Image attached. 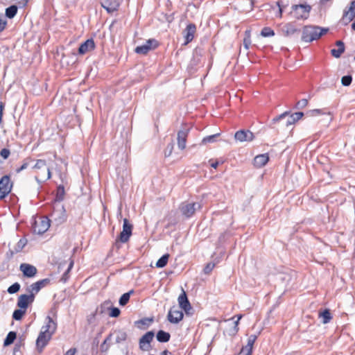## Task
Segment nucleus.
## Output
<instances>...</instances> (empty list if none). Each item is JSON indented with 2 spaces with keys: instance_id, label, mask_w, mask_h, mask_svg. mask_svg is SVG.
I'll return each mask as SVG.
<instances>
[{
  "instance_id": "nucleus-15",
  "label": "nucleus",
  "mask_w": 355,
  "mask_h": 355,
  "mask_svg": "<svg viewBox=\"0 0 355 355\" xmlns=\"http://www.w3.org/2000/svg\"><path fill=\"white\" fill-rule=\"evenodd\" d=\"M183 313L175 306H172L168 313V320L172 324H178L183 318Z\"/></svg>"
},
{
  "instance_id": "nucleus-63",
  "label": "nucleus",
  "mask_w": 355,
  "mask_h": 355,
  "mask_svg": "<svg viewBox=\"0 0 355 355\" xmlns=\"http://www.w3.org/2000/svg\"><path fill=\"white\" fill-rule=\"evenodd\" d=\"M40 175H43V173H41V174H40ZM44 175H41V176H40V177H39V179H40V180H41V177H44Z\"/></svg>"
},
{
  "instance_id": "nucleus-9",
  "label": "nucleus",
  "mask_w": 355,
  "mask_h": 355,
  "mask_svg": "<svg viewBox=\"0 0 355 355\" xmlns=\"http://www.w3.org/2000/svg\"><path fill=\"white\" fill-rule=\"evenodd\" d=\"M155 336L153 331H149L143 335L139 340V349L141 351H149L151 349V342Z\"/></svg>"
},
{
  "instance_id": "nucleus-53",
  "label": "nucleus",
  "mask_w": 355,
  "mask_h": 355,
  "mask_svg": "<svg viewBox=\"0 0 355 355\" xmlns=\"http://www.w3.org/2000/svg\"><path fill=\"white\" fill-rule=\"evenodd\" d=\"M236 317L237 318V319L234 322V329H233L234 334H236L239 331L238 324L239 323L240 320L242 318L243 315H236L234 316L232 318V319L235 318Z\"/></svg>"
},
{
  "instance_id": "nucleus-20",
  "label": "nucleus",
  "mask_w": 355,
  "mask_h": 355,
  "mask_svg": "<svg viewBox=\"0 0 355 355\" xmlns=\"http://www.w3.org/2000/svg\"><path fill=\"white\" fill-rule=\"evenodd\" d=\"M196 31V26L194 24L191 23L187 26L186 28L183 31L184 37L185 39L184 44L186 45L193 40Z\"/></svg>"
},
{
  "instance_id": "nucleus-45",
  "label": "nucleus",
  "mask_w": 355,
  "mask_h": 355,
  "mask_svg": "<svg viewBox=\"0 0 355 355\" xmlns=\"http://www.w3.org/2000/svg\"><path fill=\"white\" fill-rule=\"evenodd\" d=\"M73 266V261L71 260L69 264V266H68V268L67 270L63 273L60 280L62 282H66L69 276V272H70V270H71L72 267Z\"/></svg>"
},
{
  "instance_id": "nucleus-6",
  "label": "nucleus",
  "mask_w": 355,
  "mask_h": 355,
  "mask_svg": "<svg viewBox=\"0 0 355 355\" xmlns=\"http://www.w3.org/2000/svg\"><path fill=\"white\" fill-rule=\"evenodd\" d=\"M132 232V225L130 224L127 218L123 219V230L121 232L118 239H116L115 245L118 246V241L121 243H126L129 241Z\"/></svg>"
},
{
  "instance_id": "nucleus-36",
  "label": "nucleus",
  "mask_w": 355,
  "mask_h": 355,
  "mask_svg": "<svg viewBox=\"0 0 355 355\" xmlns=\"http://www.w3.org/2000/svg\"><path fill=\"white\" fill-rule=\"evenodd\" d=\"M116 336V343H121V342L125 341L127 339L128 334L123 330H118L115 331Z\"/></svg>"
},
{
  "instance_id": "nucleus-59",
  "label": "nucleus",
  "mask_w": 355,
  "mask_h": 355,
  "mask_svg": "<svg viewBox=\"0 0 355 355\" xmlns=\"http://www.w3.org/2000/svg\"><path fill=\"white\" fill-rule=\"evenodd\" d=\"M76 351V349L75 348H71L65 353L64 355H74Z\"/></svg>"
},
{
  "instance_id": "nucleus-32",
  "label": "nucleus",
  "mask_w": 355,
  "mask_h": 355,
  "mask_svg": "<svg viewBox=\"0 0 355 355\" xmlns=\"http://www.w3.org/2000/svg\"><path fill=\"white\" fill-rule=\"evenodd\" d=\"M133 293H134V291L131 290L128 293H123L119 298V305L122 306H125L130 300V295Z\"/></svg>"
},
{
  "instance_id": "nucleus-43",
  "label": "nucleus",
  "mask_w": 355,
  "mask_h": 355,
  "mask_svg": "<svg viewBox=\"0 0 355 355\" xmlns=\"http://www.w3.org/2000/svg\"><path fill=\"white\" fill-rule=\"evenodd\" d=\"M261 35L264 37H272L275 35V32L271 28L266 26L262 28Z\"/></svg>"
},
{
  "instance_id": "nucleus-3",
  "label": "nucleus",
  "mask_w": 355,
  "mask_h": 355,
  "mask_svg": "<svg viewBox=\"0 0 355 355\" xmlns=\"http://www.w3.org/2000/svg\"><path fill=\"white\" fill-rule=\"evenodd\" d=\"M311 6L307 3L293 4L288 15L295 20H305L309 18Z\"/></svg>"
},
{
  "instance_id": "nucleus-8",
  "label": "nucleus",
  "mask_w": 355,
  "mask_h": 355,
  "mask_svg": "<svg viewBox=\"0 0 355 355\" xmlns=\"http://www.w3.org/2000/svg\"><path fill=\"white\" fill-rule=\"evenodd\" d=\"M50 221L47 217L40 219V221L35 220L32 226V231L35 234H43L50 227Z\"/></svg>"
},
{
  "instance_id": "nucleus-19",
  "label": "nucleus",
  "mask_w": 355,
  "mask_h": 355,
  "mask_svg": "<svg viewBox=\"0 0 355 355\" xmlns=\"http://www.w3.org/2000/svg\"><path fill=\"white\" fill-rule=\"evenodd\" d=\"M19 269L22 272L23 275L28 278L35 277L37 272L35 266L28 263H21Z\"/></svg>"
},
{
  "instance_id": "nucleus-48",
  "label": "nucleus",
  "mask_w": 355,
  "mask_h": 355,
  "mask_svg": "<svg viewBox=\"0 0 355 355\" xmlns=\"http://www.w3.org/2000/svg\"><path fill=\"white\" fill-rule=\"evenodd\" d=\"M308 103H309L308 99H306V98L301 99L296 103V104L295 105V108L297 110L303 109L307 106Z\"/></svg>"
},
{
  "instance_id": "nucleus-28",
  "label": "nucleus",
  "mask_w": 355,
  "mask_h": 355,
  "mask_svg": "<svg viewBox=\"0 0 355 355\" xmlns=\"http://www.w3.org/2000/svg\"><path fill=\"white\" fill-rule=\"evenodd\" d=\"M157 340L159 343H166L171 338V334L164 330H159L156 334Z\"/></svg>"
},
{
  "instance_id": "nucleus-24",
  "label": "nucleus",
  "mask_w": 355,
  "mask_h": 355,
  "mask_svg": "<svg viewBox=\"0 0 355 355\" xmlns=\"http://www.w3.org/2000/svg\"><path fill=\"white\" fill-rule=\"evenodd\" d=\"M336 45L338 47L337 49H333L331 50V54L336 58H340L341 55L345 52V44L341 40L336 42Z\"/></svg>"
},
{
  "instance_id": "nucleus-60",
  "label": "nucleus",
  "mask_w": 355,
  "mask_h": 355,
  "mask_svg": "<svg viewBox=\"0 0 355 355\" xmlns=\"http://www.w3.org/2000/svg\"><path fill=\"white\" fill-rule=\"evenodd\" d=\"M279 279L282 281H284L286 279L290 280V277L286 275H279Z\"/></svg>"
},
{
  "instance_id": "nucleus-31",
  "label": "nucleus",
  "mask_w": 355,
  "mask_h": 355,
  "mask_svg": "<svg viewBox=\"0 0 355 355\" xmlns=\"http://www.w3.org/2000/svg\"><path fill=\"white\" fill-rule=\"evenodd\" d=\"M153 322V318H144L138 321H137L135 323L139 324L138 327L141 329H146L148 328L150 324Z\"/></svg>"
},
{
  "instance_id": "nucleus-5",
  "label": "nucleus",
  "mask_w": 355,
  "mask_h": 355,
  "mask_svg": "<svg viewBox=\"0 0 355 355\" xmlns=\"http://www.w3.org/2000/svg\"><path fill=\"white\" fill-rule=\"evenodd\" d=\"M303 116H304V113L302 112H297L291 114L290 112L286 111L284 113L281 114L280 115L272 119V123H275L285 119L286 116H288L286 121V125L288 126V125L294 124L295 123L298 121L300 119L302 118Z\"/></svg>"
},
{
  "instance_id": "nucleus-7",
  "label": "nucleus",
  "mask_w": 355,
  "mask_h": 355,
  "mask_svg": "<svg viewBox=\"0 0 355 355\" xmlns=\"http://www.w3.org/2000/svg\"><path fill=\"white\" fill-rule=\"evenodd\" d=\"M199 202H182L180 205V210L186 218L191 217L197 209H200Z\"/></svg>"
},
{
  "instance_id": "nucleus-14",
  "label": "nucleus",
  "mask_w": 355,
  "mask_h": 355,
  "mask_svg": "<svg viewBox=\"0 0 355 355\" xmlns=\"http://www.w3.org/2000/svg\"><path fill=\"white\" fill-rule=\"evenodd\" d=\"M180 307L184 311L187 315H191L190 311L193 309L191 303L187 297L186 292L182 289V293L178 299Z\"/></svg>"
},
{
  "instance_id": "nucleus-44",
  "label": "nucleus",
  "mask_w": 355,
  "mask_h": 355,
  "mask_svg": "<svg viewBox=\"0 0 355 355\" xmlns=\"http://www.w3.org/2000/svg\"><path fill=\"white\" fill-rule=\"evenodd\" d=\"M307 114L311 116H313L319 114H327V112H325V109H314L309 110ZM327 114H331L329 112H328Z\"/></svg>"
},
{
  "instance_id": "nucleus-22",
  "label": "nucleus",
  "mask_w": 355,
  "mask_h": 355,
  "mask_svg": "<svg viewBox=\"0 0 355 355\" xmlns=\"http://www.w3.org/2000/svg\"><path fill=\"white\" fill-rule=\"evenodd\" d=\"M95 48V43L93 39H88L83 42L78 48V53L84 55L88 51L94 50Z\"/></svg>"
},
{
  "instance_id": "nucleus-1",
  "label": "nucleus",
  "mask_w": 355,
  "mask_h": 355,
  "mask_svg": "<svg viewBox=\"0 0 355 355\" xmlns=\"http://www.w3.org/2000/svg\"><path fill=\"white\" fill-rule=\"evenodd\" d=\"M57 329V323L49 315L46 316L45 324L42 327L41 331L36 340V348L39 354L43 352L48 345L52 336Z\"/></svg>"
},
{
  "instance_id": "nucleus-23",
  "label": "nucleus",
  "mask_w": 355,
  "mask_h": 355,
  "mask_svg": "<svg viewBox=\"0 0 355 355\" xmlns=\"http://www.w3.org/2000/svg\"><path fill=\"white\" fill-rule=\"evenodd\" d=\"M269 160L268 155L265 154H261L257 155L253 160V164L257 168H261L265 166Z\"/></svg>"
},
{
  "instance_id": "nucleus-58",
  "label": "nucleus",
  "mask_w": 355,
  "mask_h": 355,
  "mask_svg": "<svg viewBox=\"0 0 355 355\" xmlns=\"http://www.w3.org/2000/svg\"><path fill=\"white\" fill-rule=\"evenodd\" d=\"M6 20H3L1 17H0V33L2 32L5 27H6Z\"/></svg>"
},
{
  "instance_id": "nucleus-47",
  "label": "nucleus",
  "mask_w": 355,
  "mask_h": 355,
  "mask_svg": "<svg viewBox=\"0 0 355 355\" xmlns=\"http://www.w3.org/2000/svg\"><path fill=\"white\" fill-rule=\"evenodd\" d=\"M20 287V284L18 282H15L8 287L7 291L10 294H14L19 291Z\"/></svg>"
},
{
  "instance_id": "nucleus-25",
  "label": "nucleus",
  "mask_w": 355,
  "mask_h": 355,
  "mask_svg": "<svg viewBox=\"0 0 355 355\" xmlns=\"http://www.w3.org/2000/svg\"><path fill=\"white\" fill-rule=\"evenodd\" d=\"M300 29H297L295 24L292 22L287 23L282 28V32L285 36H291L294 35L295 33L300 32Z\"/></svg>"
},
{
  "instance_id": "nucleus-56",
  "label": "nucleus",
  "mask_w": 355,
  "mask_h": 355,
  "mask_svg": "<svg viewBox=\"0 0 355 355\" xmlns=\"http://www.w3.org/2000/svg\"><path fill=\"white\" fill-rule=\"evenodd\" d=\"M28 166V163L27 162H24L23 164L18 168L16 169L17 173H20L23 170L26 169Z\"/></svg>"
},
{
  "instance_id": "nucleus-51",
  "label": "nucleus",
  "mask_w": 355,
  "mask_h": 355,
  "mask_svg": "<svg viewBox=\"0 0 355 355\" xmlns=\"http://www.w3.org/2000/svg\"><path fill=\"white\" fill-rule=\"evenodd\" d=\"M174 148V142L173 141H171L168 145L166 146L165 150H164V155L166 157H169Z\"/></svg>"
},
{
  "instance_id": "nucleus-27",
  "label": "nucleus",
  "mask_w": 355,
  "mask_h": 355,
  "mask_svg": "<svg viewBox=\"0 0 355 355\" xmlns=\"http://www.w3.org/2000/svg\"><path fill=\"white\" fill-rule=\"evenodd\" d=\"M64 194L65 191L64 186L62 184L59 185L57 187L55 197L53 203H61V202L64 200Z\"/></svg>"
},
{
  "instance_id": "nucleus-64",
  "label": "nucleus",
  "mask_w": 355,
  "mask_h": 355,
  "mask_svg": "<svg viewBox=\"0 0 355 355\" xmlns=\"http://www.w3.org/2000/svg\"><path fill=\"white\" fill-rule=\"evenodd\" d=\"M354 61H355V56H354Z\"/></svg>"
},
{
  "instance_id": "nucleus-11",
  "label": "nucleus",
  "mask_w": 355,
  "mask_h": 355,
  "mask_svg": "<svg viewBox=\"0 0 355 355\" xmlns=\"http://www.w3.org/2000/svg\"><path fill=\"white\" fill-rule=\"evenodd\" d=\"M158 45L159 43L155 39H149L144 44L137 46L135 51L138 54L146 55L150 50L157 48Z\"/></svg>"
},
{
  "instance_id": "nucleus-50",
  "label": "nucleus",
  "mask_w": 355,
  "mask_h": 355,
  "mask_svg": "<svg viewBox=\"0 0 355 355\" xmlns=\"http://www.w3.org/2000/svg\"><path fill=\"white\" fill-rule=\"evenodd\" d=\"M121 311L117 307H111L110 309L109 316L111 318H117L119 316Z\"/></svg>"
},
{
  "instance_id": "nucleus-10",
  "label": "nucleus",
  "mask_w": 355,
  "mask_h": 355,
  "mask_svg": "<svg viewBox=\"0 0 355 355\" xmlns=\"http://www.w3.org/2000/svg\"><path fill=\"white\" fill-rule=\"evenodd\" d=\"M33 168L35 169H44V173L46 174V176L41 177V180L39 179V177L41 176L40 173L35 176V180L37 182L41 183L51 178V171L49 168L46 167V162L44 159H37Z\"/></svg>"
},
{
  "instance_id": "nucleus-33",
  "label": "nucleus",
  "mask_w": 355,
  "mask_h": 355,
  "mask_svg": "<svg viewBox=\"0 0 355 355\" xmlns=\"http://www.w3.org/2000/svg\"><path fill=\"white\" fill-rule=\"evenodd\" d=\"M112 334H110L101 345L100 349L101 352H107L110 348V342L112 340Z\"/></svg>"
},
{
  "instance_id": "nucleus-38",
  "label": "nucleus",
  "mask_w": 355,
  "mask_h": 355,
  "mask_svg": "<svg viewBox=\"0 0 355 355\" xmlns=\"http://www.w3.org/2000/svg\"><path fill=\"white\" fill-rule=\"evenodd\" d=\"M277 5L279 8V17H282L283 11L288 6V1L284 0H279L277 2Z\"/></svg>"
},
{
  "instance_id": "nucleus-26",
  "label": "nucleus",
  "mask_w": 355,
  "mask_h": 355,
  "mask_svg": "<svg viewBox=\"0 0 355 355\" xmlns=\"http://www.w3.org/2000/svg\"><path fill=\"white\" fill-rule=\"evenodd\" d=\"M257 339V336L255 334L250 335L248 338V343L245 346L242 347L240 354L244 353L245 352H250L252 353L253 345Z\"/></svg>"
},
{
  "instance_id": "nucleus-13",
  "label": "nucleus",
  "mask_w": 355,
  "mask_h": 355,
  "mask_svg": "<svg viewBox=\"0 0 355 355\" xmlns=\"http://www.w3.org/2000/svg\"><path fill=\"white\" fill-rule=\"evenodd\" d=\"M355 17V0L351 1L349 7L345 8L343 11V15L341 21L343 25L346 26L351 22Z\"/></svg>"
},
{
  "instance_id": "nucleus-29",
  "label": "nucleus",
  "mask_w": 355,
  "mask_h": 355,
  "mask_svg": "<svg viewBox=\"0 0 355 355\" xmlns=\"http://www.w3.org/2000/svg\"><path fill=\"white\" fill-rule=\"evenodd\" d=\"M25 338L20 337L15 344L12 355H22L21 349L24 346Z\"/></svg>"
},
{
  "instance_id": "nucleus-54",
  "label": "nucleus",
  "mask_w": 355,
  "mask_h": 355,
  "mask_svg": "<svg viewBox=\"0 0 355 355\" xmlns=\"http://www.w3.org/2000/svg\"><path fill=\"white\" fill-rule=\"evenodd\" d=\"M214 267L215 264L214 263H208L203 269L204 273L209 274Z\"/></svg>"
},
{
  "instance_id": "nucleus-42",
  "label": "nucleus",
  "mask_w": 355,
  "mask_h": 355,
  "mask_svg": "<svg viewBox=\"0 0 355 355\" xmlns=\"http://www.w3.org/2000/svg\"><path fill=\"white\" fill-rule=\"evenodd\" d=\"M250 44H251L250 31H245V37L243 39V46L246 50H248Z\"/></svg>"
},
{
  "instance_id": "nucleus-4",
  "label": "nucleus",
  "mask_w": 355,
  "mask_h": 355,
  "mask_svg": "<svg viewBox=\"0 0 355 355\" xmlns=\"http://www.w3.org/2000/svg\"><path fill=\"white\" fill-rule=\"evenodd\" d=\"M51 220H53L56 225H60L67 220V215L64 207L61 203H53L52 211L49 215Z\"/></svg>"
},
{
  "instance_id": "nucleus-18",
  "label": "nucleus",
  "mask_w": 355,
  "mask_h": 355,
  "mask_svg": "<svg viewBox=\"0 0 355 355\" xmlns=\"http://www.w3.org/2000/svg\"><path fill=\"white\" fill-rule=\"evenodd\" d=\"M189 130V128H183L178 132V146L181 150H184L186 148L187 138Z\"/></svg>"
},
{
  "instance_id": "nucleus-61",
  "label": "nucleus",
  "mask_w": 355,
  "mask_h": 355,
  "mask_svg": "<svg viewBox=\"0 0 355 355\" xmlns=\"http://www.w3.org/2000/svg\"><path fill=\"white\" fill-rule=\"evenodd\" d=\"M219 164L218 161H215L211 163V166L214 168H216Z\"/></svg>"
},
{
  "instance_id": "nucleus-30",
  "label": "nucleus",
  "mask_w": 355,
  "mask_h": 355,
  "mask_svg": "<svg viewBox=\"0 0 355 355\" xmlns=\"http://www.w3.org/2000/svg\"><path fill=\"white\" fill-rule=\"evenodd\" d=\"M16 338H17V333L13 331H10L7 334L6 338L4 339L3 346L7 347V346L10 345L11 344H12L14 343V341L16 340Z\"/></svg>"
},
{
  "instance_id": "nucleus-46",
  "label": "nucleus",
  "mask_w": 355,
  "mask_h": 355,
  "mask_svg": "<svg viewBox=\"0 0 355 355\" xmlns=\"http://www.w3.org/2000/svg\"><path fill=\"white\" fill-rule=\"evenodd\" d=\"M26 243H27V240L26 239H19V241L17 242V243L15 248V252H20L21 250H22V249L24 248V246L26 245Z\"/></svg>"
},
{
  "instance_id": "nucleus-49",
  "label": "nucleus",
  "mask_w": 355,
  "mask_h": 355,
  "mask_svg": "<svg viewBox=\"0 0 355 355\" xmlns=\"http://www.w3.org/2000/svg\"><path fill=\"white\" fill-rule=\"evenodd\" d=\"M352 81V76L351 75H346L342 77L341 83L343 86H349Z\"/></svg>"
},
{
  "instance_id": "nucleus-16",
  "label": "nucleus",
  "mask_w": 355,
  "mask_h": 355,
  "mask_svg": "<svg viewBox=\"0 0 355 355\" xmlns=\"http://www.w3.org/2000/svg\"><path fill=\"white\" fill-rule=\"evenodd\" d=\"M254 138V134L249 130H240L234 134V139L240 142L252 141Z\"/></svg>"
},
{
  "instance_id": "nucleus-37",
  "label": "nucleus",
  "mask_w": 355,
  "mask_h": 355,
  "mask_svg": "<svg viewBox=\"0 0 355 355\" xmlns=\"http://www.w3.org/2000/svg\"><path fill=\"white\" fill-rule=\"evenodd\" d=\"M168 258H169L168 254H165L162 255L157 260V261L156 263V267L159 268H164V266H166L168 263Z\"/></svg>"
},
{
  "instance_id": "nucleus-55",
  "label": "nucleus",
  "mask_w": 355,
  "mask_h": 355,
  "mask_svg": "<svg viewBox=\"0 0 355 355\" xmlns=\"http://www.w3.org/2000/svg\"><path fill=\"white\" fill-rule=\"evenodd\" d=\"M10 154V151L9 149L8 148H3L1 152H0V155L4 159H6L8 158L9 155Z\"/></svg>"
},
{
  "instance_id": "nucleus-40",
  "label": "nucleus",
  "mask_w": 355,
  "mask_h": 355,
  "mask_svg": "<svg viewBox=\"0 0 355 355\" xmlns=\"http://www.w3.org/2000/svg\"><path fill=\"white\" fill-rule=\"evenodd\" d=\"M220 133H216L212 135H209L204 137L202 140V144H207L208 143H214L216 141V139L219 137Z\"/></svg>"
},
{
  "instance_id": "nucleus-34",
  "label": "nucleus",
  "mask_w": 355,
  "mask_h": 355,
  "mask_svg": "<svg viewBox=\"0 0 355 355\" xmlns=\"http://www.w3.org/2000/svg\"><path fill=\"white\" fill-rule=\"evenodd\" d=\"M319 316L322 319V323L327 324L330 322L332 318L331 314L329 309H324L319 313Z\"/></svg>"
},
{
  "instance_id": "nucleus-12",
  "label": "nucleus",
  "mask_w": 355,
  "mask_h": 355,
  "mask_svg": "<svg viewBox=\"0 0 355 355\" xmlns=\"http://www.w3.org/2000/svg\"><path fill=\"white\" fill-rule=\"evenodd\" d=\"M12 189V184L8 175H4L0 179V200L6 198Z\"/></svg>"
},
{
  "instance_id": "nucleus-39",
  "label": "nucleus",
  "mask_w": 355,
  "mask_h": 355,
  "mask_svg": "<svg viewBox=\"0 0 355 355\" xmlns=\"http://www.w3.org/2000/svg\"><path fill=\"white\" fill-rule=\"evenodd\" d=\"M40 288L37 286L35 283L31 284L27 286L26 288V291L28 293V295H33V297H35V295L40 292Z\"/></svg>"
},
{
  "instance_id": "nucleus-2",
  "label": "nucleus",
  "mask_w": 355,
  "mask_h": 355,
  "mask_svg": "<svg viewBox=\"0 0 355 355\" xmlns=\"http://www.w3.org/2000/svg\"><path fill=\"white\" fill-rule=\"evenodd\" d=\"M329 31L328 28H321L318 26L307 25L303 27L302 40L311 42L317 40Z\"/></svg>"
},
{
  "instance_id": "nucleus-17",
  "label": "nucleus",
  "mask_w": 355,
  "mask_h": 355,
  "mask_svg": "<svg viewBox=\"0 0 355 355\" xmlns=\"http://www.w3.org/2000/svg\"><path fill=\"white\" fill-rule=\"evenodd\" d=\"M35 300V297L33 295L22 294L18 297L17 306L21 309L26 310L30 304H31Z\"/></svg>"
},
{
  "instance_id": "nucleus-41",
  "label": "nucleus",
  "mask_w": 355,
  "mask_h": 355,
  "mask_svg": "<svg viewBox=\"0 0 355 355\" xmlns=\"http://www.w3.org/2000/svg\"><path fill=\"white\" fill-rule=\"evenodd\" d=\"M26 310L19 309H15L12 313V318L15 320H20L26 313Z\"/></svg>"
},
{
  "instance_id": "nucleus-52",
  "label": "nucleus",
  "mask_w": 355,
  "mask_h": 355,
  "mask_svg": "<svg viewBox=\"0 0 355 355\" xmlns=\"http://www.w3.org/2000/svg\"><path fill=\"white\" fill-rule=\"evenodd\" d=\"M49 282H50V279L48 278H46V279L39 280L35 283L37 285V286L40 288V290H41L42 288H44L48 284H49Z\"/></svg>"
},
{
  "instance_id": "nucleus-62",
  "label": "nucleus",
  "mask_w": 355,
  "mask_h": 355,
  "mask_svg": "<svg viewBox=\"0 0 355 355\" xmlns=\"http://www.w3.org/2000/svg\"><path fill=\"white\" fill-rule=\"evenodd\" d=\"M243 354H244V355H252V353L250 352H245Z\"/></svg>"
},
{
  "instance_id": "nucleus-21",
  "label": "nucleus",
  "mask_w": 355,
  "mask_h": 355,
  "mask_svg": "<svg viewBox=\"0 0 355 355\" xmlns=\"http://www.w3.org/2000/svg\"><path fill=\"white\" fill-rule=\"evenodd\" d=\"M101 4L109 13L117 10L119 7V3L116 0H101Z\"/></svg>"
},
{
  "instance_id": "nucleus-35",
  "label": "nucleus",
  "mask_w": 355,
  "mask_h": 355,
  "mask_svg": "<svg viewBox=\"0 0 355 355\" xmlns=\"http://www.w3.org/2000/svg\"><path fill=\"white\" fill-rule=\"evenodd\" d=\"M17 10V6L15 5H12L8 7L6 9V16L9 19L13 18L16 15Z\"/></svg>"
},
{
  "instance_id": "nucleus-57",
  "label": "nucleus",
  "mask_w": 355,
  "mask_h": 355,
  "mask_svg": "<svg viewBox=\"0 0 355 355\" xmlns=\"http://www.w3.org/2000/svg\"><path fill=\"white\" fill-rule=\"evenodd\" d=\"M4 103L1 101H0V123L2 121V117H3V112L4 110Z\"/></svg>"
}]
</instances>
